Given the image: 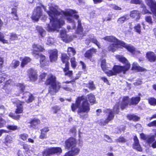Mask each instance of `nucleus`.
Listing matches in <instances>:
<instances>
[{
    "label": "nucleus",
    "instance_id": "f257e3e1",
    "mask_svg": "<svg viewBox=\"0 0 156 156\" xmlns=\"http://www.w3.org/2000/svg\"><path fill=\"white\" fill-rule=\"evenodd\" d=\"M47 12L50 17V21L51 23L53 28H49V30H51L53 29L60 28L65 24L63 20L58 19L55 17L56 16L61 15L63 17H66V19L68 23H75V21L73 20L72 17L73 14L77 13V12L75 10L72 9H70L69 11L61 10V11H58L56 9H54L53 10H50L48 11ZM48 27H49V25Z\"/></svg>",
    "mask_w": 156,
    "mask_h": 156
},
{
    "label": "nucleus",
    "instance_id": "f03ea898",
    "mask_svg": "<svg viewBox=\"0 0 156 156\" xmlns=\"http://www.w3.org/2000/svg\"><path fill=\"white\" fill-rule=\"evenodd\" d=\"M116 58L120 62L125 64L124 66L115 65L112 68V70H108L105 72V73L109 77L116 75L117 74L126 73L130 67V64L128 60L125 57L120 55L116 56Z\"/></svg>",
    "mask_w": 156,
    "mask_h": 156
},
{
    "label": "nucleus",
    "instance_id": "7ed1b4c3",
    "mask_svg": "<svg viewBox=\"0 0 156 156\" xmlns=\"http://www.w3.org/2000/svg\"><path fill=\"white\" fill-rule=\"evenodd\" d=\"M44 84L46 86H50L48 92L52 95L58 92L61 87V83L57 80L55 76L51 73L48 75L44 81Z\"/></svg>",
    "mask_w": 156,
    "mask_h": 156
},
{
    "label": "nucleus",
    "instance_id": "20e7f679",
    "mask_svg": "<svg viewBox=\"0 0 156 156\" xmlns=\"http://www.w3.org/2000/svg\"><path fill=\"white\" fill-rule=\"evenodd\" d=\"M140 100V97L139 96L132 97L130 100L128 96H124L120 103V108L123 110L126 109L128 105H136L139 103Z\"/></svg>",
    "mask_w": 156,
    "mask_h": 156
},
{
    "label": "nucleus",
    "instance_id": "39448f33",
    "mask_svg": "<svg viewBox=\"0 0 156 156\" xmlns=\"http://www.w3.org/2000/svg\"><path fill=\"white\" fill-rule=\"evenodd\" d=\"M60 58L63 64H65V67L63 68V71L64 72V75L69 77H71L73 75V71L69 70V58L66 54H62Z\"/></svg>",
    "mask_w": 156,
    "mask_h": 156
},
{
    "label": "nucleus",
    "instance_id": "423d86ee",
    "mask_svg": "<svg viewBox=\"0 0 156 156\" xmlns=\"http://www.w3.org/2000/svg\"><path fill=\"white\" fill-rule=\"evenodd\" d=\"M103 112L105 114H108L107 117L105 120L101 119L99 124L101 126H104L107 124L110 121L113 120L114 117L113 112L112 109L106 108L103 111Z\"/></svg>",
    "mask_w": 156,
    "mask_h": 156
},
{
    "label": "nucleus",
    "instance_id": "0eeeda50",
    "mask_svg": "<svg viewBox=\"0 0 156 156\" xmlns=\"http://www.w3.org/2000/svg\"><path fill=\"white\" fill-rule=\"evenodd\" d=\"M62 151V149L60 147L50 148L45 149L42 152L41 154H38L37 155L39 156H47L55 154H60Z\"/></svg>",
    "mask_w": 156,
    "mask_h": 156
},
{
    "label": "nucleus",
    "instance_id": "6e6552de",
    "mask_svg": "<svg viewBox=\"0 0 156 156\" xmlns=\"http://www.w3.org/2000/svg\"><path fill=\"white\" fill-rule=\"evenodd\" d=\"M83 101L80 104L79 109L77 111V114L80 113H88L90 110V106L86 99L82 100Z\"/></svg>",
    "mask_w": 156,
    "mask_h": 156
},
{
    "label": "nucleus",
    "instance_id": "1a4fd4ad",
    "mask_svg": "<svg viewBox=\"0 0 156 156\" xmlns=\"http://www.w3.org/2000/svg\"><path fill=\"white\" fill-rule=\"evenodd\" d=\"M43 15V11L40 6H37L34 10L31 19L34 21L37 22Z\"/></svg>",
    "mask_w": 156,
    "mask_h": 156
},
{
    "label": "nucleus",
    "instance_id": "9d476101",
    "mask_svg": "<svg viewBox=\"0 0 156 156\" xmlns=\"http://www.w3.org/2000/svg\"><path fill=\"white\" fill-rule=\"evenodd\" d=\"M60 37L63 42L66 43H69L73 40V37L67 34L65 30H61L60 33Z\"/></svg>",
    "mask_w": 156,
    "mask_h": 156
},
{
    "label": "nucleus",
    "instance_id": "9b49d317",
    "mask_svg": "<svg viewBox=\"0 0 156 156\" xmlns=\"http://www.w3.org/2000/svg\"><path fill=\"white\" fill-rule=\"evenodd\" d=\"M84 99V97L83 95L78 97L75 101V103H72L71 105V108L72 111L75 112L77 109H79L80 106L81 101Z\"/></svg>",
    "mask_w": 156,
    "mask_h": 156
},
{
    "label": "nucleus",
    "instance_id": "f8f14e48",
    "mask_svg": "<svg viewBox=\"0 0 156 156\" xmlns=\"http://www.w3.org/2000/svg\"><path fill=\"white\" fill-rule=\"evenodd\" d=\"M28 123L30 124L29 125L30 128L37 129H39L38 126L41 123V121L38 118H34L31 119Z\"/></svg>",
    "mask_w": 156,
    "mask_h": 156
},
{
    "label": "nucleus",
    "instance_id": "ddd939ff",
    "mask_svg": "<svg viewBox=\"0 0 156 156\" xmlns=\"http://www.w3.org/2000/svg\"><path fill=\"white\" fill-rule=\"evenodd\" d=\"M21 98L25 99V102L27 103L32 102L35 99V98L33 94L27 91L23 94V96Z\"/></svg>",
    "mask_w": 156,
    "mask_h": 156
},
{
    "label": "nucleus",
    "instance_id": "4468645a",
    "mask_svg": "<svg viewBox=\"0 0 156 156\" xmlns=\"http://www.w3.org/2000/svg\"><path fill=\"white\" fill-rule=\"evenodd\" d=\"M33 49L32 53L33 55H39L38 52H44L45 51L44 46L38 44H34L32 45Z\"/></svg>",
    "mask_w": 156,
    "mask_h": 156
},
{
    "label": "nucleus",
    "instance_id": "2eb2a0df",
    "mask_svg": "<svg viewBox=\"0 0 156 156\" xmlns=\"http://www.w3.org/2000/svg\"><path fill=\"white\" fill-rule=\"evenodd\" d=\"M97 50L93 48L87 50L84 54V56L86 58L89 59L92 62H95V60L92 58L94 53L96 52Z\"/></svg>",
    "mask_w": 156,
    "mask_h": 156
},
{
    "label": "nucleus",
    "instance_id": "dca6fc26",
    "mask_svg": "<svg viewBox=\"0 0 156 156\" xmlns=\"http://www.w3.org/2000/svg\"><path fill=\"white\" fill-rule=\"evenodd\" d=\"M49 57L50 61L51 62H56L57 60L58 56V51L56 49H50L48 50Z\"/></svg>",
    "mask_w": 156,
    "mask_h": 156
},
{
    "label": "nucleus",
    "instance_id": "f3484780",
    "mask_svg": "<svg viewBox=\"0 0 156 156\" xmlns=\"http://www.w3.org/2000/svg\"><path fill=\"white\" fill-rule=\"evenodd\" d=\"M75 32L76 34L80 35V37H81V39L86 35L85 32H83V29L82 26L81 21L80 20H78V25Z\"/></svg>",
    "mask_w": 156,
    "mask_h": 156
},
{
    "label": "nucleus",
    "instance_id": "a211bd4d",
    "mask_svg": "<svg viewBox=\"0 0 156 156\" xmlns=\"http://www.w3.org/2000/svg\"><path fill=\"white\" fill-rule=\"evenodd\" d=\"M121 47H119L120 48H125L128 51L130 52L133 54H135L136 52V48L134 47L130 44H127L124 42L122 41V42Z\"/></svg>",
    "mask_w": 156,
    "mask_h": 156
},
{
    "label": "nucleus",
    "instance_id": "6ab92c4d",
    "mask_svg": "<svg viewBox=\"0 0 156 156\" xmlns=\"http://www.w3.org/2000/svg\"><path fill=\"white\" fill-rule=\"evenodd\" d=\"M27 73L28 74V77L30 80L33 81H36L37 79L38 74L33 69L30 68L28 69Z\"/></svg>",
    "mask_w": 156,
    "mask_h": 156
},
{
    "label": "nucleus",
    "instance_id": "aec40b11",
    "mask_svg": "<svg viewBox=\"0 0 156 156\" xmlns=\"http://www.w3.org/2000/svg\"><path fill=\"white\" fill-rule=\"evenodd\" d=\"M24 102L18 100L16 103V108L15 111V113L16 114H22L23 112V104Z\"/></svg>",
    "mask_w": 156,
    "mask_h": 156
},
{
    "label": "nucleus",
    "instance_id": "412c9836",
    "mask_svg": "<svg viewBox=\"0 0 156 156\" xmlns=\"http://www.w3.org/2000/svg\"><path fill=\"white\" fill-rule=\"evenodd\" d=\"M154 137H141V139L148 143L150 146L153 148H156V140H155Z\"/></svg>",
    "mask_w": 156,
    "mask_h": 156
},
{
    "label": "nucleus",
    "instance_id": "4be33fe9",
    "mask_svg": "<svg viewBox=\"0 0 156 156\" xmlns=\"http://www.w3.org/2000/svg\"><path fill=\"white\" fill-rule=\"evenodd\" d=\"M77 143L75 139L73 137H70L66 142V146L67 148H71L75 146Z\"/></svg>",
    "mask_w": 156,
    "mask_h": 156
},
{
    "label": "nucleus",
    "instance_id": "5701e85b",
    "mask_svg": "<svg viewBox=\"0 0 156 156\" xmlns=\"http://www.w3.org/2000/svg\"><path fill=\"white\" fill-rule=\"evenodd\" d=\"M146 58L148 61L153 62L156 60V55L153 51H149L146 53Z\"/></svg>",
    "mask_w": 156,
    "mask_h": 156
},
{
    "label": "nucleus",
    "instance_id": "b1692460",
    "mask_svg": "<svg viewBox=\"0 0 156 156\" xmlns=\"http://www.w3.org/2000/svg\"><path fill=\"white\" fill-rule=\"evenodd\" d=\"M71 149V150L66 153L63 156H74L79 154L80 149L76 147V146Z\"/></svg>",
    "mask_w": 156,
    "mask_h": 156
},
{
    "label": "nucleus",
    "instance_id": "393cba45",
    "mask_svg": "<svg viewBox=\"0 0 156 156\" xmlns=\"http://www.w3.org/2000/svg\"><path fill=\"white\" fill-rule=\"evenodd\" d=\"M40 58L39 62L40 66L41 68L48 66L49 61L47 60L46 56L42 54H41L39 55Z\"/></svg>",
    "mask_w": 156,
    "mask_h": 156
},
{
    "label": "nucleus",
    "instance_id": "a878e982",
    "mask_svg": "<svg viewBox=\"0 0 156 156\" xmlns=\"http://www.w3.org/2000/svg\"><path fill=\"white\" fill-rule=\"evenodd\" d=\"M115 43L110 44L108 47V49L109 51L114 52L115 51L117 48H119V47H121L122 42Z\"/></svg>",
    "mask_w": 156,
    "mask_h": 156
},
{
    "label": "nucleus",
    "instance_id": "bb28decb",
    "mask_svg": "<svg viewBox=\"0 0 156 156\" xmlns=\"http://www.w3.org/2000/svg\"><path fill=\"white\" fill-rule=\"evenodd\" d=\"M103 39L105 41H107L109 42L114 43H119L122 41L118 40L115 37L113 36H106L103 38Z\"/></svg>",
    "mask_w": 156,
    "mask_h": 156
},
{
    "label": "nucleus",
    "instance_id": "cd10ccee",
    "mask_svg": "<svg viewBox=\"0 0 156 156\" xmlns=\"http://www.w3.org/2000/svg\"><path fill=\"white\" fill-rule=\"evenodd\" d=\"M130 16L132 18H135L136 20L138 21L140 18V14L138 11L133 10L130 12Z\"/></svg>",
    "mask_w": 156,
    "mask_h": 156
},
{
    "label": "nucleus",
    "instance_id": "c85d7f7f",
    "mask_svg": "<svg viewBox=\"0 0 156 156\" xmlns=\"http://www.w3.org/2000/svg\"><path fill=\"white\" fill-rule=\"evenodd\" d=\"M87 101H89L91 105H94L96 103L95 95L92 93H90L87 95Z\"/></svg>",
    "mask_w": 156,
    "mask_h": 156
},
{
    "label": "nucleus",
    "instance_id": "c756f323",
    "mask_svg": "<svg viewBox=\"0 0 156 156\" xmlns=\"http://www.w3.org/2000/svg\"><path fill=\"white\" fill-rule=\"evenodd\" d=\"M131 69L132 70L135 71L137 72H143L146 70L145 69L134 63L132 65Z\"/></svg>",
    "mask_w": 156,
    "mask_h": 156
},
{
    "label": "nucleus",
    "instance_id": "7c9ffc66",
    "mask_svg": "<svg viewBox=\"0 0 156 156\" xmlns=\"http://www.w3.org/2000/svg\"><path fill=\"white\" fill-rule=\"evenodd\" d=\"M133 140L134 142L133 145V148L139 151H142V149L140 146L137 137H134Z\"/></svg>",
    "mask_w": 156,
    "mask_h": 156
},
{
    "label": "nucleus",
    "instance_id": "2f4dec72",
    "mask_svg": "<svg viewBox=\"0 0 156 156\" xmlns=\"http://www.w3.org/2000/svg\"><path fill=\"white\" fill-rule=\"evenodd\" d=\"M10 14L11 15L13 20H19L16 8H12L11 12Z\"/></svg>",
    "mask_w": 156,
    "mask_h": 156
},
{
    "label": "nucleus",
    "instance_id": "473e14b6",
    "mask_svg": "<svg viewBox=\"0 0 156 156\" xmlns=\"http://www.w3.org/2000/svg\"><path fill=\"white\" fill-rule=\"evenodd\" d=\"M23 148L25 150H27L26 154H28V156H30L31 154L30 153V151H31V152H32V153L35 155H37V152H35V151L34 148H31L30 150H27L29 149V146L27 144H23ZM26 155L27 156V154H26Z\"/></svg>",
    "mask_w": 156,
    "mask_h": 156
},
{
    "label": "nucleus",
    "instance_id": "72a5a7b5",
    "mask_svg": "<svg viewBox=\"0 0 156 156\" xmlns=\"http://www.w3.org/2000/svg\"><path fill=\"white\" fill-rule=\"evenodd\" d=\"M31 60V59L29 57L26 56L24 57L22 59L21 63V67L22 68L24 67L25 66L30 62Z\"/></svg>",
    "mask_w": 156,
    "mask_h": 156
},
{
    "label": "nucleus",
    "instance_id": "f704fd0d",
    "mask_svg": "<svg viewBox=\"0 0 156 156\" xmlns=\"http://www.w3.org/2000/svg\"><path fill=\"white\" fill-rule=\"evenodd\" d=\"M9 37V39L7 40L8 43L12 41L17 40L18 38V35L13 32L10 33Z\"/></svg>",
    "mask_w": 156,
    "mask_h": 156
},
{
    "label": "nucleus",
    "instance_id": "c9c22d12",
    "mask_svg": "<svg viewBox=\"0 0 156 156\" xmlns=\"http://www.w3.org/2000/svg\"><path fill=\"white\" fill-rule=\"evenodd\" d=\"M126 117L129 120H132L135 122L137 121L140 119V118L139 117L134 114H128L126 115Z\"/></svg>",
    "mask_w": 156,
    "mask_h": 156
},
{
    "label": "nucleus",
    "instance_id": "e433bc0d",
    "mask_svg": "<svg viewBox=\"0 0 156 156\" xmlns=\"http://www.w3.org/2000/svg\"><path fill=\"white\" fill-rule=\"evenodd\" d=\"M36 29L41 37H43L45 36V31L42 27L37 26Z\"/></svg>",
    "mask_w": 156,
    "mask_h": 156
},
{
    "label": "nucleus",
    "instance_id": "4c0bfd02",
    "mask_svg": "<svg viewBox=\"0 0 156 156\" xmlns=\"http://www.w3.org/2000/svg\"><path fill=\"white\" fill-rule=\"evenodd\" d=\"M16 86L18 88L19 91L20 93L23 94L25 93L24 90L25 89L26 85L24 83H18L17 84Z\"/></svg>",
    "mask_w": 156,
    "mask_h": 156
},
{
    "label": "nucleus",
    "instance_id": "58836bf2",
    "mask_svg": "<svg viewBox=\"0 0 156 156\" xmlns=\"http://www.w3.org/2000/svg\"><path fill=\"white\" fill-rule=\"evenodd\" d=\"M76 53V51L75 49L72 47H68L67 48V54L69 57H72L75 55Z\"/></svg>",
    "mask_w": 156,
    "mask_h": 156
},
{
    "label": "nucleus",
    "instance_id": "ea45409f",
    "mask_svg": "<svg viewBox=\"0 0 156 156\" xmlns=\"http://www.w3.org/2000/svg\"><path fill=\"white\" fill-rule=\"evenodd\" d=\"M12 82V80L11 79H9L5 81L4 84L3 85L2 88L5 90L8 89L9 88V87L11 85Z\"/></svg>",
    "mask_w": 156,
    "mask_h": 156
},
{
    "label": "nucleus",
    "instance_id": "a19ab883",
    "mask_svg": "<svg viewBox=\"0 0 156 156\" xmlns=\"http://www.w3.org/2000/svg\"><path fill=\"white\" fill-rule=\"evenodd\" d=\"M2 71H0V84L3 85V84L5 83V80L7 79L8 75L5 73H2L3 75H1Z\"/></svg>",
    "mask_w": 156,
    "mask_h": 156
},
{
    "label": "nucleus",
    "instance_id": "79ce46f5",
    "mask_svg": "<svg viewBox=\"0 0 156 156\" xmlns=\"http://www.w3.org/2000/svg\"><path fill=\"white\" fill-rule=\"evenodd\" d=\"M49 130V127H45L41 130V133L40 136H45L47 135V133Z\"/></svg>",
    "mask_w": 156,
    "mask_h": 156
},
{
    "label": "nucleus",
    "instance_id": "37998d69",
    "mask_svg": "<svg viewBox=\"0 0 156 156\" xmlns=\"http://www.w3.org/2000/svg\"><path fill=\"white\" fill-rule=\"evenodd\" d=\"M127 16L128 15L126 14L120 17L117 20L118 23L119 24H122L126 21L128 20V19L127 18Z\"/></svg>",
    "mask_w": 156,
    "mask_h": 156
},
{
    "label": "nucleus",
    "instance_id": "c03bdc74",
    "mask_svg": "<svg viewBox=\"0 0 156 156\" xmlns=\"http://www.w3.org/2000/svg\"><path fill=\"white\" fill-rule=\"evenodd\" d=\"M119 102H118L116 103L113 106V109L112 110L113 112V115H114V114H118L119 112Z\"/></svg>",
    "mask_w": 156,
    "mask_h": 156
},
{
    "label": "nucleus",
    "instance_id": "a18cd8bd",
    "mask_svg": "<svg viewBox=\"0 0 156 156\" xmlns=\"http://www.w3.org/2000/svg\"><path fill=\"white\" fill-rule=\"evenodd\" d=\"M148 104L151 105L156 106V99L154 97H150L147 99Z\"/></svg>",
    "mask_w": 156,
    "mask_h": 156
},
{
    "label": "nucleus",
    "instance_id": "49530a36",
    "mask_svg": "<svg viewBox=\"0 0 156 156\" xmlns=\"http://www.w3.org/2000/svg\"><path fill=\"white\" fill-rule=\"evenodd\" d=\"M86 86L90 90H94L96 88V87L94 84V82L92 81H89L86 84Z\"/></svg>",
    "mask_w": 156,
    "mask_h": 156
},
{
    "label": "nucleus",
    "instance_id": "de8ad7c7",
    "mask_svg": "<svg viewBox=\"0 0 156 156\" xmlns=\"http://www.w3.org/2000/svg\"><path fill=\"white\" fill-rule=\"evenodd\" d=\"M70 62L71 66L74 69H75L77 65V62L76 61V58L75 57H73L71 58Z\"/></svg>",
    "mask_w": 156,
    "mask_h": 156
},
{
    "label": "nucleus",
    "instance_id": "09e8293b",
    "mask_svg": "<svg viewBox=\"0 0 156 156\" xmlns=\"http://www.w3.org/2000/svg\"><path fill=\"white\" fill-rule=\"evenodd\" d=\"M101 66L102 70L105 72H105L107 71H106V70L107 69L106 68V60L105 59H103L101 60Z\"/></svg>",
    "mask_w": 156,
    "mask_h": 156
},
{
    "label": "nucleus",
    "instance_id": "8fccbe9b",
    "mask_svg": "<svg viewBox=\"0 0 156 156\" xmlns=\"http://www.w3.org/2000/svg\"><path fill=\"white\" fill-rule=\"evenodd\" d=\"M140 7L143 9L142 12L143 14H145L147 13H151V12H150L149 10L147 9L145 5L144 4H141Z\"/></svg>",
    "mask_w": 156,
    "mask_h": 156
},
{
    "label": "nucleus",
    "instance_id": "3c124183",
    "mask_svg": "<svg viewBox=\"0 0 156 156\" xmlns=\"http://www.w3.org/2000/svg\"><path fill=\"white\" fill-rule=\"evenodd\" d=\"M135 31L139 34L141 33V26L140 24L137 23L134 27Z\"/></svg>",
    "mask_w": 156,
    "mask_h": 156
},
{
    "label": "nucleus",
    "instance_id": "603ef678",
    "mask_svg": "<svg viewBox=\"0 0 156 156\" xmlns=\"http://www.w3.org/2000/svg\"><path fill=\"white\" fill-rule=\"evenodd\" d=\"M20 61L17 60H13L11 63L12 68L15 69L17 68L20 65Z\"/></svg>",
    "mask_w": 156,
    "mask_h": 156
},
{
    "label": "nucleus",
    "instance_id": "864d4df0",
    "mask_svg": "<svg viewBox=\"0 0 156 156\" xmlns=\"http://www.w3.org/2000/svg\"><path fill=\"white\" fill-rule=\"evenodd\" d=\"M9 115L13 119L16 120H19L20 118V115H15L12 112L10 113L9 114Z\"/></svg>",
    "mask_w": 156,
    "mask_h": 156
},
{
    "label": "nucleus",
    "instance_id": "5fc2aeb1",
    "mask_svg": "<svg viewBox=\"0 0 156 156\" xmlns=\"http://www.w3.org/2000/svg\"><path fill=\"white\" fill-rule=\"evenodd\" d=\"M69 133L75 136L76 134V130L75 126H73L69 130Z\"/></svg>",
    "mask_w": 156,
    "mask_h": 156
},
{
    "label": "nucleus",
    "instance_id": "6e6d98bb",
    "mask_svg": "<svg viewBox=\"0 0 156 156\" xmlns=\"http://www.w3.org/2000/svg\"><path fill=\"white\" fill-rule=\"evenodd\" d=\"M4 38V36L3 33L0 32V41L4 44L8 43V40L5 39Z\"/></svg>",
    "mask_w": 156,
    "mask_h": 156
},
{
    "label": "nucleus",
    "instance_id": "4d7b16f0",
    "mask_svg": "<svg viewBox=\"0 0 156 156\" xmlns=\"http://www.w3.org/2000/svg\"><path fill=\"white\" fill-rule=\"evenodd\" d=\"M54 114L56 113L60 109V108L58 105H55L51 108Z\"/></svg>",
    "mask_w": 156,
    "mask_h": 156
},
{
    "label": "nucleus",
    "instance_id": "13d9d810",
    "mask_svg": "<svg viewBox=\"0 0 156 156\" xmlns=\"http://www.w3.org/2000/svg\"><path fill=\"white\" fill-rule=\"evenodd\" d=\"M6 128L9 130H15L17 129V127L16 126L12 125H8Z\"/></svg>",
    "mask_w": 156,
    "mask_h": 156
},
{
    "label": "nucleus",
    "instance_id": "bf43d9fd",
    "mask_svg": "<svg viewBox=\"0 0 156 156\" xmlns=\"http://www.w3.org/2000/svg\"><path fill=\"white\" fill-rule=\"evenodd\" d=\"M6 123V121L0 116V128L3 127Z\"/></svg>",
    "mask_w": 156,
    "mask_h": 156
},
{
    "label": "nucleus",
    "instance_id": "052dcab7",
    "mask_svg": "<svg viewBox=\"0 0 156 156\" xmlns=\"http://www.w3.org/2000/svg\"><path fill=\"white\" fill-rule=\"evenodd\" d=\"M91 42L96 44L99 48H100V43L97 39L94 38H91Z\"/></svg>",
    "mask_w": 156,
    "mask_h": 156
},
{
    "label": "nucleus",
    "instance_id": "680f3d73",
    "mask_svg": "<svg viewBox=\"0 0 156 156\" xmlns=\"http://www.w3.org/2000/svg\"><path fill=\"white\" fill-rule=\"evenodd\" d=\"M145 20L146 22L149 24H152L153 23L151 17L150 16H147L145 17Z\"/></svg>",
    "mask_w": 156,
    "mask_h": 156
},
{
    "label": "nucleus",
    "instance_id": "e2e57ef3",
    "mask_svg": "<svg viewBox=\"0 0 156 156\" xmlns=\"http://www.w3.org/2000/svg\"><path fill=\"white\" fill-rule=\"evenodd\" d=\"M147 125L149 127H156V120H154L149 122Z\"/></svg>",
    "mask_w": 156,
    "mask_h": 156
},
{
    "label": "nucleus",
    "instance_id": "0e129e2a",
    "mask_svg": "<svg viewBox=\"0 0 156 156\" xmlns=\"http://www.w3.org/2000/svg\"><path fill=\"white\" fill-rule=\"evenodd\" d=\"M142 1L140 0H131L130 3L131 4H135L136 5H141Z\"/></svg>",
    "mask_w": 156,
    "mask_h": 156
},
{
    "label": "nucleus",
    "instance_id": "69168bd1",
    "mask_svg": "<svg viewBox=\"0 0 156 156\" xmlns=\"http://www.w3.org/2000/svg\"><path fill=\"white\" fill-rule=\"evenodd\" d=\"M81 113H80L79 114H78L79 115V117L80 119H84L88 117V115L87 113H86V114H81Z\"/></svg>",
    "mask_w": 156,
    "mask_h": 156
},
{
    "label": "nucleus",
    "instance_id": "338daca9",
    "mask_svg": "<svg viewBox=\"0 0 156 156\" xmlns=\"http://www.w3.org/2000/svg\"><path fill=\"white\" fill-rule=\"evenodd\" d=\"M47 75V73H41L39 75L40 79L41 80L45 79Z\"/></svg>",
    "mask_w": 156,
    "mask_h": 156
},
{
    "label": "nucleus",
    "instance_id": "774afa93",
    "mask_svg": "<svg viewBox=\"0 0 156 156\" xmlns=\"http://www.w3.org/2000/svg\"><path fill=\"white\" fill-rule=\"evenodd\" d=\"M111 6V7L112 9L115 10H121L122 9L120 7H119L115 4L112 5Z\"/></svg>",
    "mask_w": 156,
    "mask_h": 156
}]
</instances>
